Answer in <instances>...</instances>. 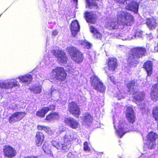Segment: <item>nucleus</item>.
<instances>
[{"mask_svg":"<svg viewBox=\"0 0 158 158\" xmlns=\"http://www.w3.org/2000/svg\"><path fill=\"white\" fill-rule=\"evenodd\" d=\"M146 23L148 27L150 29H153L156 26V20L153 18H148L146 19Z\"/></svg>","mask_w":158,"mask_h":158,"instance_id":"nucleus-22","label":"nucleus"},{"mask_svg":"<svg viewBox=\"0 0 158 158\" xmlns=\"http://www.w3.org/2000/svg\"><path fill=\"white\" fill-rule=\"evenodd\" d=\"M115 2H118L119 3L123 4H124L125 2L127 1V0H114Z\"/></svg>","mask_w":158,"mask_h":158,"instance_id":"nucleus-46","label":"nucleus"},{"mask_svg":"<svg viewBox=\"0 0 158 158\" xmlns=\"http://www.w3.org/2000/svg\"><path fill=\"white\" fill-rule=\"evenodd\" d=\"M148 39L151 40L152 38V34H150L148 36H147Z\"/></svg>","mask_w":158,"mask_h":158,"instance_id":"nucleus-50","label":"nucleus"},{"mask_svg":"<svg viewBox=\"0 0 158 158\" xmlns=\"http://www.w3.org/2000/svg\"><path fill=\"white\" fill-rule=\"evenodd\" d=\"M117 16L120 25H122L123 26L125 25L130 26L134 21V17L132 15L121 10H118Z\"/></svg>","mask_w":158,"mask_h":158,"instance_id":"nucleus-3","label":"nucleus"},{"mask_svg":"<svg viewBox=\"0 0 158 158\" xmlns=\"http://www.w3.org/2000/svg\"><path fill=\"white\" fill-rule=\"evenodd\" d=\"M55 106L53 105H51L47 107H43L41 109L38 110L36 113V115L41 118L44 117L46 113L49 111L55 110Z\"/></svg>","mask_w":158,"mask_h":158,"instance_id":"nucleus-13","label":"nucleus"},{"mask_svg":"<svg viewBox=\"0 0 158 158\" xmlns=\"http://www.w3.org/2000/svg\"><path fill=\"white\" fill-rule=\"evenodd\" d=\"M86 2L87 6H88L89 8L92 9L94 11H97L98 10V7L96 2H90L89 0H86Z\"/></svg>","mask_w":158,"mask_h":158,"instance_id":"nucleus-33","label":"nucleus"},{"mask_svg":"<svg viewBox=\"0 0 158 158\" xmlns=\"http://www.w3.org/2000/svg\"><path fill=\"white\" fill-rule=\"evenodd\" d=\"M114 123H115V121H114V120L113 123H114Z\"/></svg>","mask_w":158,"mask_h":158,"instance_id":"nucleus-55","label":"nucleus"},{"mask_svg":"<svg viewBox=\"0 0 158 158\" xmlns=\"http://www.w3.org/2000/svg\"><path fill=\"white\" fill-rule=\"evenodd\" d=\"M118 21H117L116 19H113L110 22H109L108 24V26L110 29H116L118 28L119 26L120 25L119 22H118Z\"/></svg>","mask_w":158,"mask_h":158,"instance_id":"nucleus-29","label":"nucleus"},{"mask_svg":"<svg viewBox=\"0 0 158 158\" xmlns=\"http://www.w3.org/2000/svg\"><path fill=\"white\" fill-rule=\"evenodd\" d=\"M25 158H37V157L32 156L30 157H25Z\"/></svg>","mask_w":158,"mask_h":158,"instance_id":"nucleus-51","label":"nucleus"},{"mask_svg":"<svg viewBox=\"0 0 158 158\" xmlns=\"http://www.w3.org/2000/svg\"><path fill=\"white\" fill-rule=\"evenodd\" d=\"M73 1H74V2H77V0H73Z\"/></svg>","mask_w":158,"mask_h":158,"instance_id":"nucleus-54","label":"nucleus"},{"mask_svg":"<svg viewBox=\"0 0 158 158\" xmlns=\"http://www.w3.org/2000/svg\"><path fill=\"white\" fill-rule=\"evenodd\" d=\"M68 158H76L75 155L72 152H70L67 155Z\"/></svg>","mask_w":158,"mask_h":158,"instance_id":"nucleus-44","label":"nucleus"},{"mask_svg":"<svg viewBox=\"0 0 158 158\" xmlns=\"http://www.w3.org/2000/svg\"><path fill=\"white\" fill-rule=\"evenodd\" d=\"M83 148L84 150L86 151H89V148L88 147V143L87 142H85L84 144Z\"/></svg>","mask_w":158,"mask_h":158,"instance_id":"nucleus-41","label":"nucleus"},{"mask_svg":"<svg viewBox=\"0 0 158 158\" xmlns=\"http://www.w3.org/2000/svg\"><path fill=\"white\" fill-rule=\"evenodd\" d=\"M6 86L5 81L0 83V88H1L6 89Z\"/></svg>","mask_w":158,"mask_h":158,"instance_id":"nucleus-42","label":"nucleus"},{"mask_svg":"<svg viewBox=\"0 0 158 158\" xmlns=\"http://www.w3.org/2000/svg\"><path fill=\"white\" fill-rule=\"evenodd\" d=\"M151 98L154 101L158 100V84L153 85L152 88Z\"/></svg>","mask_w":158,"mask_h":158,"instance_id":"nucleus-21","label":"nucleus"},{"mask_svg":"<svg viewBox=\"0 0 158 158\" xmlns=\"http://www.w3.org/2000/svg\"><path fill=\"white\" fill-rule=\"evenodd\" d=\"M135 35V36H137L139 37H142L143 35V32L139 30L138 31L136 32Z\"/></svg>","mask_w":158,"mask_h":158,"instance_id":"nucleus-43","label":"nucleus"},{"mask_svg":"<svg viewBox=\"0 0 158 158\" xmlns=\"http://www.w3.org/2000/svg\"><path fill=\"white\" fill-rule=\"evenodd\" d=\"M3 152L4 156L9 158L15 157L17 153L15 148L9 145H6L4 147Z\"/></svg>","mask_w":158,"mask_h":158,"instance_id":"nucleus-7","label":"nucleus"},{"mask_svg":"<svg viewBox=\"0 0 158 158\" xmlns=\"http://www.w3.org/2000/svg\"><path fill=\"white\" fill-rule=\"evenodd\" d=\"M92 78L93 79V80L91 85L94 88L100 92L103 93L105 92L106 89L105 87L100 79L96 76L92 77ZM91 78H92L91 79Z\"/></svg>","mask_w":158,"mask_h":158,"instance_id":"nucleus-6","label":"nucleus"},{"mask_svg":"<svg viewBox=\"0 0 158 158\" xmlns=\"http://www.w3.org/2000/svg\"><path fill=\"white\" fill-rule=\"evenodd\" d=\"M51 94L53 97H55L59 98L60 96L59 92L57 91L52 92L51 93Z\"/></svg>","mask_w":158,"mask_h":158,"instance_id":"nucleus-39","label":"nucleus"},{"mask_svg":"<svg viewBox=\"0 0 158 158\" xmlns=\"http://www.w3.org/2000/svg\"><path fill=\"white\" fill-rule=\"evenodd\" d=\"M109 78L110 80L113 82V83H115V82L114 80V77L113 76L110 77Z\"/></svg>","mask_w":158,"mask_h":158,"instance_id":"nucleus-49","label":"nucleus"},{"mask_svg":"<svg viewBox=\"0 0 158 158\" xmlns=\"http://www.w3.org/2000/svg\"><path fill=\"white\" fill-rule=\"evenodd\" d=\"M52 145L56 148L57 149L59 150H66L67 149L66 144L61 143L60 142L53 140L52 141Z\"/></svg>","mask_w":158,"mask_h":158,"instance_id":"nucleus-25","label":"nucleus"},{"mask_svg":"<svg viewBox=\"0 0 158 158\" xmlns=\"http://www.w3.org/2000/svg\"><path fill=\"white\" fill-rule=\"evenodd\" d=\"M71 58L76 63H80L82 62L83 57L82 53L80 52H78L75 55L72 56Z\"/></svg>","mask_w":158,"mask_h":158,"instance_id":"nucleus-26","label":"nucleus"},{"mask_svg":"<svg viewBox=\"0 0 158 158\" xmlns=\"http://www.w3.org/2000/svg\"><path fill=\"white\" fill-rule=\"evenodd\" d=\"M127 87L130 94H133L136 103L139 106L140 109H143L145 107V105L142 102L145 96L144 93L138 91L137 86L135 85L134 80L129 82L127 85Z\"/></svg>","mask_w":158,"mask_h":158,"instance_id":"nucleus-1","label":"nucleus"},{"mask_svg":"<svg viewBox=\"0 0 158 158\" xmlns=\"http://www.w3.org/2000/svg\"><path fill=\"white\" fill-rule=\"evenodd\" d=\"M125 121L121 120H120L119 122L118 125V128H116L115 126L114 125V127L116 130L117 134L120 137V138H122L123 136L124 135L126 132L131 131L134 130V128H133L132 127H131V128L130 127H129L127 130H126L125 128L124 127V122Z\"/></svg>","mask_w":158,"mask_h":158,"instance_id":"nucleus-5","label":"nucleus"},{"mask_svg":"<svg viewBox=\"0 0 158 158\" xmlns=\"http://www.w3.org/2000/svg\"><path fill=\"white\" fill-rule=\"evenodd\" d=\"M51 52L56 57L58 58L61 62L66 63L67 62V59L63 51L59 50H52Z\"/></svg>","mask_w":158,"mask_h":158,"instance_id":"nucleus-11","label":"nucleus"},{"mask_svg":"<svg viewBox=\"0 0 158 158\" xmlns=\"http://www.w3.org/2000/svg\"><path fill=\"white\" fill-rule=\"evenodd\" d=\"M146 52L145 48L142 47H138L132 49L129 53L128 63L131 65L135 66L139 63V59L144 56Z\"/></svg>","mask_w":158,"mask_h":158,"instance_id":"nucleus-2","label":"nucleus"},{"mask_svg":"<svg viewBox=\"0 0 158 158\" xmlns=\"http://www.w3.org/2000/svg\"><path fill=\"white\" fill-rule=\"evenodd\" d=\"M44 126L39 125L37 126V128L38 130H43Z\"/></svg>","mask_w":158,"mask_h":158,"instance_id":"nucleus-47","label":"nucleus"},{"mask_svg":"<svg viewBox=\"0 0 158 158\" xmlns=\"http://www.w3.org/2000/svg\"><path fill=\"white\" fill-rule=\"evenodd\" d=\"M66 102V101H65V100H64L63 102H62L61 103H62L63 104H65V102Z\"/></svg>","mask_w":158,"mask_h":158,"instance_id":"nucleus-53","label":"nucleus"},{"mask_svg":"<svg viewBox=\"0 0 158 158\" xmlns=\"http://www.w3.org/2000/svg\"><path fill=\"white\" fill-rule=\"evenodd\" d=\"M19 79L23 82H27L29 83L32 80L31 75L30 74L26 75L24 76H19Z\"/></svg>","mask_w":158,"mask_h":158,"instance_id":"nucleus-31","label":"nucleus"},{"mask_svg":"<svg viewBox=\"0 0 158 158\" xmlns=\"http://www.w3.org/2000/svg\"><path fill=\"white\" fill-rule=\"evenodd\" d=\"M139 8V4L136 2L134 1L128 4L126 6V8L129 10L137 13L138 12Z\"/></svg>","mask_w":158,"mask_h":158,"instance_id":"nucleus-19","label":"nucleus"},{"mask_svg":"<svg viewBox=\"0 0 158 158\" xmlns=\"http://www.w3.org/2000/svg\"><path fill=\"white\" fill-rule=\"evenodd\" d=\"M64 122L68 126L73 129L79 128L80 126L78 121L71 118H65L64 120Z\"/></svg>","mask_w":158,"mask_h":158,"instance_id":"nucleus-12","label":"nucleus"},{"mask_svg":"<svg viewBox=\"0 0 158 158\" xmlns=\"http://www.w3.org/2000/svg\"><path fill=\"white\" fill-rule=\"evenodd\" d=\"M25 112H20L13 113L9 118L8 121L10 123H13L22 119L25 115Z\"/></svg>","mask_w":158,"mask_h":158,"instance_id":"nucleus-9","label":"nucleus"},{"mask_svg":"<svg viewBox=\"0 0 158 158\" xmlns=\"http://www.w3.org/2000/svg\"><path fill=\"white\" fill-rule=\"evenodd\" d=\"M42 148L43 150L45 153H47L48 150L49 149V147L48 143H45L44 144Z\"/></svg>","mask_w":158,"mask_h":158,"instance_id":"nucleus-38","label":"nucleus"},{"mask_svg":"<svg viewBox=\"0 0 158 158\" xmlns=\"http://www.w3.org/2000/svg\"><path fill=\"white\" fill-rule=\"evenodd\" d=\"M85 17L86 20L88 23H90L92 24L95 23L96 21V15L93 13L92 12H87L85 13Z\"/></svg>","mask_w":158,"mask_h":158,"instance_id":"nucleus-20","label":"nucleus"},{"mask_svg":"<svg viewBox=\"0 0 158 158\" xmlns=\"http://www.w3.org/2000/svg\"><path fill=\"white\" fill-rule=\"evenodd\" d=\"M29 89L34 93L38 94L42 91V86L40 84H36L30 87Z\"/></svg>","mask_w":158,"mask_h":158,"instance_id":"nucleus-30","label":"nucleus"},{"mask_svg":"<svg viewBox=\"0 0 158 158\" xmlns=\"http://www.w3.org/2000/svg\"><path fill=\"white\" fill-rule=\"evenodd\" d=\"M5 81L6 85V89H12L13 87L20 86L19 83L15 79L7 80Z\"/></svg>","mask_w":158,"mask_h":158,"instance_id":"nucleus-17","label":"nucleus"},{"mask_svg":"<svg viewBox=\"0 0 158 158\" xmlns=\"http://www.w3.org/2000/svg\"><path fill=\"white\" fill-rule=\"evenodd\" d=\"M56 101L58 102H60V100L59 99H54Z\"/></svg>","mask_w":158,"mask_h":158,"instance_id":"nucleus-52","label":"nucleus"},{"mask_svg":"<svg viewBox=\"0 0 158 158\" xmlns=\"http://www.w3.org/2000/svg\"><path fill=\"white\" fill-rule=\"evenodd\" d=\"M125 128H127V127L125 126Z\"/></svg>","mask_w":158,"mask_h":158,"instance_id":"nucleus-56","label":"nucleus"},{"mask_svg":"<svg viewBox=\"0 0 158 158\" xmlns=\"http://www.w3.org/2000/svg\"><path fill=\"white\" fill-rule=\"evenodd\" d=\"M82 123L85 126H90L92 123L93 117L88 113H84L82 117Z\"/></svg>","mask_w":158,"mask_h":158,"instance_id":"nucleus-15","label":"nucleus"},{"mask_svg":"<svg viewBox=\"0 0 158 158\" xmlns=\"http://www.w3.org/2000/svg\"><path fill=\"white\" fill-rule=\"evenodd\" d=\"M44 135L42 133L40 132H37L36 135L35 142L38 146H40L44 140Z\"/></svg>","mask_w":158,"mask_h":158,"instance_id":"nucleus-23","label":"nucleus"},{"mask_svg":"<svg viewBox=\"0 0 158 158\" xmlns=\"http://www.w3.org/2000/svg\"><path fill=\"white\" fill-rule=\"evenodd\" d=\"M146 145L149 149H152L153 148L156 146L155 141L147 140Z\"/></svg>","mask_w":158,"mask_h":158,"instance_id":"nucleus-37","label":"nucleus"},{"mask_svg":"<svg viewBox=\"0 0 158 158\" xmlns=\"http://www.w3.org/2000/svg\"><path fill=\"white\" fill-rule=\"evenodd\" d=\"M59 114L56 112L51 113L47 115L45 119L50 121H52L56 119H57L59 118Z\"/></svg>","mask_w":158,"mask_h":158,"instance_id":"nucleus-28","label":"nucleus"},{"mask_svg":"<svg viewBox=\"0 0 158 158\" xmlns=\"http://www.w3.org/2000/svg\"><path fill=\"white\" fill-rule=\"evenodd\" d=\"M157 137L156 134L153 131L149 132L147 136L148 140L155 141Z\"/></svg>","mask_w":158,"mask_h":158,"instance_id":"nucleus-35","label":"nucleus"},{"mask_svg":"<svg viewBox=\"0 0 158 158\" xmlns=\"http://www.w3.org/2000/svg\"><path fill=\"white\" fill-rule=\"evenodd\" d=\"M53 78L61 80H64L66 77V74L63 68L58 67L52 70L51 73Z\"/></svg>","mask_w":158,"mask_h":158,"instance_id":"nucleus-4","label":"nucleus"},{"mask_svg":"<svg viewBox=\"0 0 158 158\" xmlns=\"http://www.w3.org/2000/svg\"><path fill=\"white\" fill-rule=\"evenodd\" d=\"M43 130L48 134L51 135L52 133V132L50 129L48 127H44Z\"/></svg>","mask_w":158,"mask_h":158,"instance_id":"nucleus-40","label":"nucleus"},{"mask_svg":"<svg viewBox=\"0 0 158 158\" xmlns=\"http://www.w3.org/2000/svg\"><path fill=\"white\" fill-rule=\"evenodd\" d=\"M63 134V139H62L61 141L63 142H64L65 143L69 144L71 141L75 140L77 138L76 134L68 130L64 132Z\"/></svg>","mask_w":158,"mask_h":158,"instance_id":"nucleus-8","label":"nucleus"},{"mask_svg":"<svg viewBox=\"0 0 158 158\" xmlns=\"http://www.w3.org/2000/svg\"><path fill=\"white\" fill-rule=\"evenodd\" d=\"M67 50L68 51L71 57L72 56L75 55L76 54H77V52H79V51L76 49V48L72 46H70L67 48Z\"/></svg>","mask_w":158,"mask_h":158,"instance_id":"nucleus-34","label":"nucleus"},{"mask_svg":"<svg viewBox=\"0 0 158 158\" xmlns=\"http://www.w3.org/2000/svg\"><path fill=\"white\" fill-rule=\"evenodd\" d=\"M79 43L81 44L83 47L87 49L90 48L92 46L91 44L86 40L79 41Z\"/></svg>","mask_w":158,"mask_h":158,"instance_id":"nucleus-36","label":"nucleus"},{"mask_svg":"<svg viewBox=\"0 0 158 158\" xmlns=\"http://www.w3.org/2000/svg\"><path fill=\"white\" fill-rule=\"evenodd\" d=\"M69 110L73 115L77 118L79 117L80 113V109L75 102H72L69 103Z\"/></svg>","mask_w":158,"mask_h":158,"instance_id":"nucleus-10","label":"nucleus"},{"mask_svg":"<svg viewBox=\"0 0 158 158\" xmlns=\"http://www.w3.org/2000/svg\"><path fill=\"white\" fill-rule=\"evenodd\" d=\"M109 69L111 71H114L117 68V60L114 58H111L107 60Z\"/></svg>","mask_w":158,"mask_h":158,"instance_id":"nucleus-18","label":"nucleus"},{"mask_svg":"<svg viewBox=\"0 0 158 158\" xmlns=\"http://www.w3.org/2000/svg\"><path fill=\"white\" fill-rule=\"evenodd\" d=\"M125 32L121 33L116 35V37L119 39H121L122 40H131L134 39L135 38V35H134L132 36V35H130L128 37L127 34H124Z\"/></svg>","mask_w":158,"mask_h":158,"instance_id":"nucleus-24","label":"nucleus"},{"mask_svg":"<svg viewBox=\"0 0 158 158\" xmlns=\"http://www.w3.org/2000/svg\"><path fill=\"white\" fill-rule=\"evenodd\" d=\"M143 67L146 70L148 76H150L152 73V63L151 61H148L145 62L143 65Z\"/></svg>","mask_w":158,"mask_h":158,"instance_id":"nucleus-27","label":"nucleus"},{"mask_svg":"<svg viewBox=\"0 0 158 158\" xmlns=\"http://www.w3.org/2000/svg\"><path fill=\"white\" fill-rule=\"evenodd\" d=\"M90 29L91 32L94 34V38L101 39L102 38L101 34L93 26H90Z\"/></svg>","mask_w":158,"mask_h":158,"instance_id":"nucleus-32","label":"nucleus"},{"mask_svg":"<svg viewBox=\"0 0 158 158\" xmlns=\"http://www.w3.org/2000/svg\"><path fill=\"white\" fill-rule=\"evenodd\" d=\"M59 130V132L60 133H61L62 132L64 131L65 129L64 127L63 126H60Z\"/></svg>","mask_w":158,"mask_h":158,"instance_id":"nucleus-45","label":"nucleus"},{"mask_svg":"<svg viewBox=\"0 0 158 158\" xmlns=\"http://www.w3.org/2000/svg\"><path fill=\"white\" fill-rule=\"evenodd\" d=\"M58 33V32L56 30H54L53 31L52 35L53 36H54L57 35Z\"/></svg>","mask_w":158,"mask_h":158,"instance_id":"nucleus-48","label":"nucleus"},{"mask_svg":"<svg viewBox=\"0 0 158 158\" xmlns=\"http://www.w3.org/2000/svg\"><path fill=\"white\" fill-rule=\"evenodd\" d=\"M126 113L127 120L130 123H133L135 122V116L132 108L131 107H127Z\"/></svg>","mask_w":158,"mask_h":158,"instance_id":"nucleus-14","label":"nucleus"},{"mask_svg":"<svg viewBox=\"0 0 158 158\" xmlns=\"http://www.w3.org/2000/svg\"><path fill=\"white\" fill-rule=\"evenodd\" d=\"M70 30L72 35L75 37L80 30V26L77 20L72 21L71 25Z\"/></svg>","mask_w":158,"mask_h":158,"instance_id":"nucleus-16","label":"nucleus"}]
</instances>
